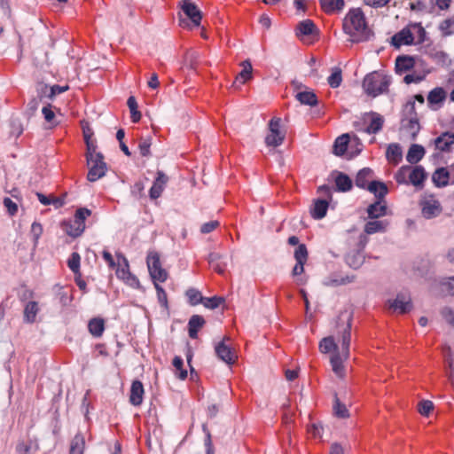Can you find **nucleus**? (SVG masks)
<instances>
[{
  "label": "nucleus",
  "instance_id": "obj_1",
  "mask_svg": "<svg viewBox=\"0 0 454 454\" xmlns=\"http://www.w3.org/2000/svg\"><path fill=\"white\" fill-rule=\"evenodd\" d=\"M353 315L350 311H341L338 317L337 326L342 325V330L339 332L340 348L335 342L333 336L323 338L319 342V350L327 354L333 352L330 357V363L333 372L339 377L344 378L345 369L343 362L349 358V348L351 342V327Z\"/></svg>",
  "mask_w": 454,
  "mask_h": 454
},
{
  "label": "nucleus",
  "instance_id": "obj_2",
  "mask_svg": "<svg viewBox=\"0 0 454 454\" xmlns=\"http://www.w3.org/2000/svg\"><path fill=\"white\" fill-rule=\"evenodd\" d=\"M343 30L351 37V42L359 43L370 37L371 30L364 12L359 8L351 9L343 20Z\"/></svg>",
  "mask_w": 454,
  "mask_h": 454
},
{
  "label": "nucleus",
  "instance_id": "obj_3",
  "mask_svg": "<svg viewBox=\"0 0 454 454\" xmlns=\"http://www.w3.org/2000/svg\"><path fill=\"white\" fill-rule=\"evenodd\" d=\"M390 77L379 72H372L365 75L363 88L366 94L373 98L388 91Z\"/></svg>",
  "mask_w": 454,
  "mask_h": 454
},
{
  "label": "nucleus",
  "instance_id": "obj_4",
  "mask_svg": "<svg viewBox=\"0 0 454 454\" xmlns=\"http://www.w3.org/2000/svg\"><path fill=\"white\" fill-rule=\"evenodd\" d=\"M91 215L88 208L82 207L76 210L74 220L63 223L66 233L73 238H77L84 231L85 219Z\"/></svg>",
  "mask_w": 454,
  "mask_h": 454
},
{
  "label": "nucleus",
  "instance_id": "obj_5",
  "mask_svg": "<svg viewBox=\"0 0 454 454\" xmlns=\"http://www.w3.org/2000/svg\"><path fill=\"white\" fill-rule=\"evenodd\" d=\"M182 10L187 19L180 18L179 25L182 27L192 28L193 27H199L202 19V15L198 7L188 0L183 1Z\"/></svg>",
  "mask_w": 454,
  "mask_h": 454
},
{
  "label": "nucleus",
  "instance_id": "obj_6",
  "mask_svg": "<svg viewBox=\"0 0 454 454\" xmlns=\"http://www.w3.org/2000/svg\"><path fill=\"white\" fill-rule=\"evenodd\" d=\"M281 119L273 117L268 124L269 133L265 137V144L270 147L281 145L286 138V133L280 129Z\"/></svg>",
  "mask_w": 454,
  "mask_h": 454
},
{
  "label": "nucleus",
  "instance_id": "obj_7",
  "mask_svg": "<svg viewBox=\"0 0 454 454\" xmlns=\"http://www.w3.org/2000/svg\"><path fill=\"white\" fill-rule=\"evenodd\" d=\"M147 267L153 282H165L168 278V272L161 267L160 255L156 252H150L147 255Z\"/></svg>",
  "mask_w": 454,
  "mask_h": 454
},
{
  "label": "nucleus",
  "instance_id": "obj_8",
  "mask_svg": "<svg viewBox=\"0 0 454 454\" xmlns=\"http://www.w3.org/2000/svg\"><path fill=\"white\" fill-rule=\"evenodd\" d=\"M89 172L87 179L90 182H96L106 175V163L104 161L103 155H98L96 159L90 158L87 160Z\"/></svg>",
  "mask_w": 454,
  "mask_h": 454
},
{
  "label": "nucleus",
  "instance_id": "obj_9",
  "mask_svg": "<svg viewBox=\"0 0 454 454\" xmlns=\"http://www.w3.org/2000/svg\"><path fill=\"white\" fill-rule=\"evenodd\" d=\"M230 340L231 338L229 336H224L223 340L215 345V351L219 359L227 364H233L237 361L238 356L235 350L226 343Z\"/></svg>",
  "mask_w": 454,
  "mask_h": 454
},
{
  "label": "nucleus",
  "instance_id": "obj_10",
  "mask_svg": "<svg viewBox=\"0 0 454 454\" xmlns=\"http://www.w3.org/2000/svg\"><path fill=\"white\" fill-rule=\"evenodd\" d=\"M420 207L421 214L426 219L434 218L442 211L440 201L433 197L421 200Z\"/></svg>",
  "mask_w": 454,
  "mask_h": 454
},
{
  "label": "nucleus",
  "instance_id": "obj_11",
  "mask_svg": "<svg viewBox=\"0 0 454 454\" xmlns=\"http://www.w3.org/2000/svg\"><path fill=\"white\" fill-rule=\"evenodd\" d=\"M388 308L393 311L398 310L399 313L404 314L412 309L411 299L409 295L403 294H397L396 298L388 301Z\"/></svg>",
  "mask_w": 454,
  "mask_h": 454
},
{
  "label": "nucleus",
  "instance_id": "obj_12",
  "mask_svg": "<svg viewBox=\"0 0 454 454\" xmlns=\"http://www.w3.org/2000/svg\"><path fill=\"white\" fill-rule=\"evenodd\" d=\"M414 42V36L409 27H404L401 31L395 34L391 38V43L395 47L399 48L403 44H412Z\"/></svg>",
  "mask_w": 454,
  "mask_h": 454
},
{
  "label": "nucleus",
  "instance_id": "obj_13",
  "mask_svg": "<svg viewBox=\"0 0 454 454\" xmlns=\"http://www.w3.org/2000/svg\"><path fill=\"white\" fill-rule=\"evenodd\" d=\"M168 180V177L161 170L157 171V177L149 192L152 200H156L161 195Z\"/></svg>",
  "mask_w": 454,
  "mask_h": 454
},
{
  "label": "nucleus",
  "instance_id": "obj_14",
  "mask_svg": "<svg viewBox=\"0 0 454 454\" xmlns=\"http://www.w3.org/2000/svg\"><path fill=\"white\" fill-rule=\"evenodd\" d=\"M436 149L441 152H450V146L454 145V133L443 132L441 136L436 137L434 141Z\"/></svg>",
  "mask_w": 454,
  "mask_h": 454
},
{
  "label": "nucleus",
  "instance_id": "obj_15",
  "mask_svg": "<svg viewBox=\"0 0 454 454\" xmlns=\"http://www.w3.org/2000/svg\"><path fill=\"white\" fill-rule=\"evenodd\" d=\"M387 207L384 200H377L367 208L368 217L371 219H378L387 215Z\"/></svg>",
  "mask_w": 454,
  "mask_h": 454
},
{
  "label": "nucleus",
  "instance_id": "obj_16",
  "mask_svg": "<svg viewBox=\"0 0 454 454\" xmlns=\"http://www.w3.org/2000/svg\"><path fill=\"white\" fill-rule=\"evenodd\" d=\"M427 178V173L422 166H416L410 170L409 184L417 187H422Z\"/></svg>",
  "mask_w": 454,
  "mask_h": 454
},
{
  "label": "nucleus",
  "instance_id": "obj_17",
  "mask_svg": "<svg viewBox=\"0 0 454 454\" xmlns=\"http://www.w3.org/2000/svg\"><path fill=\"white\" fill-rule=\"evenodd\" d=\"M415 60L411 56H399L395 59V72L402 74L411 70L414 67Z\"/></svg>",
  "mask_w": 454,
  "mask_h": 454
},
{
  "label": "nucleus",
  "instance_id": "obj_18",
  "mask_svg": "<svg viewBox=\"0 0 454 454\" xmlns=\"http://www.w3.org/2000/svg\"><path fill=\"white\" fill-rule=\"evenodd\" d=\"M144 392L142 382L134 380L130 388L129 402L135 406L140 405L143 402Z\"/></svg>",
  "mask_w": 454,
  "mask_h": 454
},
{
  "label": "nucleus",
  "instance_id": "obj_19",
  "mask_svg": "<svg viewBox=\"0 0 454 454\" xmlns=\"http://www.w3.org/2000/svg\"><path fill=\"white\" fill-rule=\"evenodd\" d=\"M386 158L390 163L397 165L403 159V151L400 145L396 143L388 145Z\"/></svg>",
  "mask_w": 454,
  "mask_h": 454
},
{
  "label": "nucleus",
  "instance_id": "obj_20",
  "mask_svg": "<svg viewBox=\"0 0 454 454\" xmlns=\"http://www.w3.org/2000/svg\"><path fill=\"white\" fill-rule=\"evenodd\" d=\"M425 149L419 145H411L406 155V160L411 164L418 163L425 155Z\"/></svg>",
  "mask_w": 454,
  "mask_h": 454
},
{
  "label": "nucleus",
  "instance_id": "obj_21",
  "mask_svg": "<svg viewBox=\"0 0 454 454\" xmlns=\"http://www.w3.org/2000/svg\"><path fill=\"white\" fill-rule=\"evenodd\" d=\"M205 325L204 318L200 315H193L188 323V333L192 339L198 337L199 330Z\"/></svg>",
  "mask_w": 454,
  "mask_h": 454
},
{
  "label": "nucleus",
  "instance_id": "obj_22",
  "mask_svg": "<svg viewBox=\"0 0 454 454\" xmlns=\"http://www.w3.org/2000/svg\"><path fill=\"white\" fill-rule=\"evenodd\" d=\"M433 182L437 187H443L449 184L450 173L445 168H437L432 176Z\"/></svg>",
  "mask_w": 454,
  "mask_h": 454
},
{
  "label": "nucleus",
  "instance_id": "obj_23",
  "mask_svg": "<svg viewBox=\"0 0 454 454\" xmlns=\"http://www.w3.org/2000/svg\"><path fill=\"white\" fill-rule=\"evenodd\" d=\"M335 184L339 192H346L352 189L353 182L348 175L338 172L335 176Z\"/></svg>",
  "mask_w": 454,
  "mask_h": 454
},
{
  "label": "nucleus",
  "instance_id": "obj_24",
  "mask_svg": "<svg viewBox=\"0 0 454 454\" xmlns=\"http://www.w3.org/2000/svg\"><path fill=\"white\" fill-rule=\"evenodd\" d=\"M366 189L373 193L377 200H384L388 192L386 184L380 181L370 182Z\"/></svg>",
  "mask_w": 454,
  "mask_h": 454
},
{
  "label": "nucleus",
  "instance_id": "obj_25",
  "mask_svg": "<svg viewBox=\"0 0 454 454\" xmlns=\"http://www.w3.org/2000/svg\"><path fill=\"white\" fill-rule=\"evenodd\" d=\"M329 203L326 200H317L311 209V215L314 219H322L327 212Z\"/></svg>",
  "mask_w": 454,
  "mask_h": 454
},
{
  "label": "nucleus",
  "instance_id": "obj_26",
  "mask_svg": "<svg viewBox=\"0 0 454 454\" xmlns=\"http://www.w3.org/2000/svg\"><path fill=\"white\" fill-rule=\"evenodd\" d=\"M297 36L300 35H311L314 34H317V29L314 24V22L310 20H306L298 23L297 27Z\"/></svg>",
  "mask_w": 454,
  "mask_h": 454
},
{
  "label": "nucleus",
  "instance_id": "obj_27",
  "mask_svg": "<svg viewBox=\"0 0 454 454\" xmlns=\"http://www.w3.org/2000/svg\"><path fill=\"white\" fill-rule=\"evenodd\" d=\"M370 116L371 122L366 128L365 131L368 134H376L381 130L384 123V118L377 113H371Z\"/></svg>",
  "mask_w": 454,
  "mask_h": 454
},
{
  "label": "nucleus",
  "instance_id": "obj_28",
  "mask_svg": "<svg viewBox=\"0 0 454 454\" xmlns=\"http://www.w3.org/2000/svg\"><path fill=\"white\" fill-rule=\"evenodd\" d=\"M85 449V438L81 433H78L72 439L70 443L69 454H83Z\"/></svg>",
  "mask_w": 454,
  "mask_h": 454
},
{
  "label": "nucleus",
  "instance_id": "obj_29",
  "mask_svg": "<svg viewBox=\"0 0 454 454\" xmlns=\"http://www.w3.org/2000/svg\"><path fill=\"white\" fill-rule=\"evenodd\" d=\"M403 128L415 139L420 130L419 118L414 119H402Z\"/></svg>",
  "mask_w": 454,
  "mask_h": 454
},
{
  "label": "nucleus",
  "instance_id": "obj_30",
  "mask_svg": "<svg viewBox=\"0 0 454 454\" xmlns=\"http://www.w3.org/2000/svg\"><path fill=\"white\" fill-rule=\"evenodd\" d=\"M320 5L326 13L340 12L344 7V0H320Z\"/></svg>",
  "mask_w": 454,
  "mask_h": 454
},
{
  "label": "nucleus",
  "instance_id": "obj_31",
  "mask_svg": "<svg viewBox=\"0 0 454 454\" xmlns=\"http://www.w3.org/2000/svg\"><path fill=\"white\" fill-rule=\"evenodd\" d=\"M295 98L302 105L314 106L317 105V97L312 90L300 91Z\"/></svg>",
  "mask_w": 454,
  "mask_h": 454
},
{
  "label": "nucleus",
  "instance_id": "obj_32",
  "mask_svg": "<svg viewBox=\"0 0 454 454\" xmlns=\"http://www.w3.org/2000/svg\"><path fill=\"white\" fill-rule=\"evenodd\" d=\"M349 142L348 134H343L337 137L333 145V153L337 156H341L345 153Z\"/></svg>",
  "mask_w": 454,
  "mask_h": 454
},
{
  "label": "nucleus",
  "instance_id": "obj_33",
  "mask_svg": "<svg viewBox=\"0 0 454 454\" xmlns=\"http://www.w3.org/2000/svg\"><path fill=\"white\" fill-rule=\"evenodd\" d=\"M372 170L369 168L361 169L356 176V185L360 188L366 189L369 184L368 180L372 177Z\"/></svg>",
  "mask_w": 454,
  "mask_h": 454
},
{
  "label": "nucleus",
  "instance_id": "obj_34",
  "mask_svg": "<svg viewBox=\"0 0 454 454\" xmlns=\"http://www.w3.org/2000/svg\"><path fill=\"white\" fill-rule=\"evenodd\" d=\"M88 328L95 337H100L105 330V322L102 318H92L90 320Z\"/></svg>",
  "mask_w": 454,
  "mask_h": 454
},
{
  "label": "nucleus",
  "instance_id": "obj_35",
  "mask_svg": "<svg viewBox=\"0 0 454 454\" xmlns=\"http://www.w3.org/2000/svg\"><path fill=\"white\" fill-rule=\"evenodd\" d=\"M346 262L349 267L356 270L363 265L364 258L361 252L356 251L347 255Z\"/></svg>",
  "mask_w": 454,
  "mask_h": 454
},
{
  "label": "nucleus",
  "instance_id": "obj_36",
  "mask_svg": "<svg viewBox=\"0 0 454 454\" xmlns=\"http://www.w3.org/2000/svg\"><path fill=\"white\" fill-rule=\"evenodd\" d=\"M387 221H370L365 224L364 231L367 234H373L379 231H384L387 226Z\"/></svg>",
  "mask_w": 454,
  "mask_h": 454
},
{
  "label": "nucleus",
  "instance_id": "obj_37",
  "mask_svg": "<svg viewBox=\"0 0 454 454\" xmlns=\"http://www.w3.org/2000/svg\"><path fill=\"white\" fill-rule=\"evenodd\" d=\"M446 98V92L445 90L441 88L437 87L432 90L428 96H427V101L429 104H440L442 103Z\"/></svg>",
  "mask_w": 454,
  "mask_h": 454
},
{
  "label": "nucleus",
  "instance_id": "obj_38",
  "mask_svg": "<svg viewBox=\"0 0 454 454\" xmlns=\"http://www.w3.org/2000/svg\"><path fill=\"white\" fill-rule=\"evenodd\" d=\"M242 70L237 75L236 81H240L241 83H245L247 81L252 79L253 67L249 60H245L241 63Z\"/></svg>",
  "mask_w": 454,
  "mask_h": 454
},
{
  "label": "nucleus",
  "instance_id": "obj_39",
  "mask_svg": "<svg viewBox=\"0 0 454 454\" xmlns=\"http://www.w3.org/2000/svg\"><path fill=\"white\" fill-rule=\"evenodd\" d=\"M333 409L334 415L340 419H347L349 417V412L347 409V406L340 401L337 394L334 395V403Z\"/></svg>",
  "mask_w": 454,
  "mask_h": 454
},
{
  "label": "nucleus",
  "instance_id": "obj_40",
  "mask_svg": "<svg viewBox=\"0 0 454 454\" xmlns=\"http://www.w3.org/2000/svg\"><path fill=\"white\" fill-rule=\"evenodd\" d=\"M39 309L36 301H29L24 309V318L27 323H33L35 320Z\"/></svg>",
  "mask_w": 454,
  "mask_h": 454
},
{
  "label": "nucleus",
  "instance_id": "obj_41",
  "mask_svg": "<svg viewBox=\"0 0 454 454\" xmlns=\"http://www.w3.org/2000/svg\"><path fill=\"white\" fill-rule=\"evenodd\" d=\"M38 449L37 442H33L31 440L20 441L16 445V451L18 454H29L32 450Z\"/></svg>",
  "mask_w": 454,
  "mask_h": 454
},
{
  "label": "nucleus",
  "instance_id": "obj_42",
  "mask_svg": "<svg viewBox=\"0 0 454 454\" xmlns=\"http://www.w3.org/2000/svg\"><path fill=\"white\" fill-rule=\"evenodd\" d=\"M127 105L130 111L131 121L135 123L138 122L140 121L142 115H141V113L137 110L138 106H137L135 97L130 96L128 98Z\"/></svg>",
  "mask_w": 454,
  "mask_h": 454
},
{
  "label": "nucleus",
  "instance_id": "obj_43",
  "mask_svg": "<svg viewBox=\"0 0 454 454\" xmlns=\"http://www.w3.org/2000/svg\"><path fill=\"white\" fill-rule=\"evenodd\" d=\"M327 82L329 85L335 89L338 88L342 82V72L340 67L333 68L331 75L328 77Z\"/></svg>",
  "mask_w": 454,
  "mask_h": 454
},
{
  "label": "nucleus",
  "instance_id": "obj_44",
  "mask_svg": "<svg viewBox=\"0 0 454 454\" xmlns=\"http://www.w3.org/2000/svg\"><path fill=\"white\" fill-rule=\"evenodd\" d=\"M411 169V166L405 165L402 166L395 175V179L398 184H409V177L410 170Z\"/></svg>",
  "mask_w": 454,
  "mask_h": 454
},
{
  "label": "nucleus",
  "instance_id": "obj_45",
  "mask_svg": "<svg viewBox=\"0 0 454 454\" xmlns=\"http://www.w3.org/2000/svg\"><path fill=\"white\" fill-rule=\"evenodd\" d=\"M185 294L189 300V302L193 306L198 305L199 303H202L203 301L204 297L202 296L201 293L195 288H189Z\"/></svg>",
  "mask_w": 454,
  "mask_h": 454
},
{
  "label": "nucleus",
  "instance_id": "obj_46",
  "mask_svg": "<svg viewBox=\"0 0 454 454\" xmlns=\"http://www.w3.org/2000/svg\"><path fill=\"white\" fill-rule=\"evenodd\" d=\"M152 145V137H141L139 139L138 148L140 151V153L144 157H148L151 155L150 147Z\"/></svg>",
  "mask_w": 454,
  "mask_h": 454
},
{
  "label": "nucleus",
  "instance_id": "obj_47",
  "mask_svg": "<svg viewBox=\"0 0 454 454\" xmlns=\"http://www.w3.org/2000/svg\"><path fill=\"white\" fill-rule=\"evenodd\" d=\"M173 366L176 369V373L180 380H185L187 377V371L183 368L184 361L180 356H175L173 359Z\"/></svg>",
  "mask_w": 454,
  "mask_h": 454
},
{
  "label": "nucleus",
  "instance_id": "obj_48",
  "mask_svg": "<svg viewBox=\"0 0 454 454\" xmlns=\"http://www.w3.org/2000/svg\"><path fill=\"white\" fill-rule=\"evenodd\" d=\"M86 160L90 158L96 159L98 155H103L101 153L97 152V145L90 141V135H86Z\"/></svg>",
  "mask_w": 454,
  "mask_h": 454
},
{
  "label": "nucleus",
  "instance_id": "obj_49",
  "mask_svg": "<svg viewBox=\"0 0 454 454\" xmlns=\"http://www.w3.org/2000/svg\"><path fill=\"white\" fill-rule=\"evenodd\" d=\"M80 254L76 252L72 253L70 258L67 261L69 269L75 274L80 275Z\"/></svg>",
  "mask_w": 454,
  "mask_h": 454
},
{
  "label": "nucleus",
  "instance_id": "obj_50",
  "mask_svg": "<svg viewBox=\"0 0 454 454\" xmlns=\"http://www.w3.org/2000/svg\"><path fill=\"white\" fill-rule=\"evenodd\" d=\"M224 301L223 297L213 296L210 298H203L202 303L206 308L215 309L223 304Z\"/></svg>",
  "mask_w": 454,
  "mask_h": 454
},
{
  "label": "nucleus",
  "instance_id": "obj_51",
  "mask_svg": "<svg viewBox=\"0 0 454 454\" xmlns=\"http://www.w3.org/2000/svg\"><path fill=\"white\" fill-rule=\"evenodd\" d=\"M418 118V114L415 109V102L408 101L403 106V119H414Z\"/></svg>",
  "mask_w": 454,
  "mask_h": 454
},
{
  "label": "nucleus",
  "instance_id": "obj_52",
  "mask_svg": "<svg viewBox=\"0 0 454 454\" xmlns=\"http://www.w3.org/2000/svg\"><path fill=\"white\" fill-rule=\"evenodd\" d=\"M294 258L298 262L306 263L308 260V250L305 244H300L294 251Z\"/></svg>",
  "mask_w": 454,
  "mask_h": 454
},
{
  "label": "nucleus",
  "instance_id": "obj_53",
  "mask_svg": "<svg viewBox=\"0 0 454 454\" xmlns=\"http://www.w3.org/2000/svg\"><path fill=\"white\" fill-rule=\"evenodd\" d=\"M199 54L196 51H190L185 54L184 64L191 69L196 68Z\"/></svg>",
  "mask_w": 454,
  "mask_h": 454
},
{
  "label": "nucleus",
  "instance_id": "obj_54",
  "mask_svg": "<svg viewBox=\"0 0 454 454\" xmlns=\"http://www.w3.org/2000/svg\"><path fill=\"white\" fill-rule=\"evenodd\" d=\"M434 409V403L429 400H423L418 404V411L422 416H428Z\"/></svg>",
  "mask_w": 454,
  "mask_h": 454
},
{
  "label": "nucleus",
  "instance_id": "obj_55",
  "mask_svg": "<svg viewBox=\"0 0 454 454\" xmlns=\"http://www.w3.org/2000/svg\"><path fill=\"white\" fill-rule=\"evenodd\" d=\"M440 29L444 35L454 34V19H447L440 25Z\"/></svg>",
  "mask_w": 454,
  "mask_h": 454
},
{
  "label": "nucleus",
  "instance_id": "obj_56",
  "mask_svg": "<svg viewBox=\"0 0 454 454\" xmlns=\"http://www.w3.org/2000/svg\"><path fill=\"white\" fill-rule=\"evenodd\" d=\"M153 284L157 291V296L160 304L164 308H168V298L165 290L159 285V282H153Z\"/></svg>",
  "mask_w": 454,
  "mask_h": 454
},
{
  "label": "nucleus",
  "instance_id": "obj_57",
  "mask_svg": "<svg viewBox=\"0 0 454 454\" xmlns=\"http://www.w3.org/2000/svg\"><path fill=\"white\" fill-rule=\"evenodd\" d=\"M425 77H426L425 74H420V73L414 72V73L406 74L403 77V82L406 84L419 83L421 81H423L425 79Z\"/></svg>",
  "mask_w": 454,
  "mask_h": 454
},
{
  "label": "nucleus",
  "instance_id": "obj_58",
  "mask_svg": "<svg viewBox=\"0 0 454 454\" xmlns=\"http://www.w3.org/2000/svg\"><path fill=\"white\" fill-rule=\"evenodd\" d=\"M202 429H203V432L206 434L205 446L207 448V454H214V448H213L211 434H210L209 430L207 429V427L206 424H203Z\"/></svg>",
  "mask_w": 454,
  "mask_h": 454
},
{
  "label": "nucleus",
  "instance_id": "obj_59",
  "mask_svg": "<svg viewBox=\"0 0 454 454\" xmlns=\"http://www.w3.org/2000/svg\"><path fill=\"white\" fill-rule=\"evenodd\" d=\"M441 286L442 291L450 295H454V276L442 281Z\"/></svg>",
  "mask_w": 454,
  "mask_h": 454
},
{
  "label": "nucleus",
  "instance_id": "obj_60",
  "mask_svg": "<svg viewBox=\"0 0 454 454\" xmlns=\"http://www.w3.org/2000/svg\"><path fill=\"white\" fill-rule=\"evenodd\" d=\"M441 315L444 320L454 326V310L449 307H444L441 310Z\"/></svg>",
  "mask_w": 454,
  "mask_h": 454
},
{
  "label": "nucleus",
  "instance_id": "obj_61",
  "mask_svg": "<svg viewBox=\"0 0 454 454\" xmlns=\"http://www.w3.org/2000/svg\"><path fill=\"white\" fill-rule=\"evenodd\" d=\"M68 89H69V87L67 85H66V86L53 85L49 88L50 92L48 94V98L52 100L56 97V95L63 93V92L68 90Z\"/></svg>",
  "mask_w": 454,
  "mask_h": 454
},
{
  "label": "nucleus",
  "instance_id": "obj_62",
  "mask_svg": "<svg viewBox=\"0 0 454 454\" xmlns=\"http://www.w3.org/2000/svg\"><path fill=\"white\" fill-rule=\"evenodd\" d=\"M123 265H120L116 270V275L119 278L122 280L130 273L129 269V263L126 258H123Z\"/></svg>",
  "mask_w": 454,
  "mask_h": 454
},
{
  "label": "nucleus",
  "instance_id": "obj_63",
  "mask_svg": "<svg viewBox=\"0 0 454 454\" xmlns=\"http://www.w3.org/2000/svg\"><path fill=\"white\" fill-rule=\"evenodd\" d=\"M448 353L449 354H448L447 362H448L449 368H450L449 380H450L451 385L454 387V358H452V356H451L450 348H448Z\"/></svg>",
  "mask_w": 454,
  "mask_h": 454
},
{
  "label": "nucleus",
  "instance_id": "obj_64",
  "mask_svg": "<svg viewBox=\"0 0 454 454\" xmlns=\"http://www.w3.org/2000/svg\"><path fill=\"white\" fill-rule=\"evenodd\" d=\"M42 113H43V117L47 122L53 123L54 119H55V114L52 111L51 105L43 106L42 109Z\"/></svg>",
  "mask_w": 454,
  "mask_h": 454
}]
</instances>
